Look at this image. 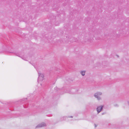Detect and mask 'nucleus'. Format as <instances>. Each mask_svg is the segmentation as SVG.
Returning <instances> with one entry per match:
<instances>
[{
  "label": "nucleus",
  "instance_id": "f257e3e1",
  "mask_svg": "<svg viewBox=\"0 0 129 129\" xmlns=\"http://www.w3.org/2000/svg\"><path fill=\"white\" fill-rule=\"evenodd\" d=\"M102 92L98 91L94 93V96L98 100H99L101 99V98L100 96L102 95Z\"/></svg>",
  "mask_w": 129,
  "mask_h": 129
},
{
  "label": "nucleus",
  "instance_id": "f03ea898",
  "mask_svg": "<svg viewBox=\"0 0 129 129\" xmlns=\"http://www.w3.org/2000/svg\"><path fill=\"white\" fill-rule=\"evenodd\" d=\"M46 126V124L44 123H42L37 125L36 128H40Z\"/></svg>",
  "mask_w": 129,
  "mask_h": 129
},
{
  "label": "nucleus",
  "instance_id": "7ed1b4c3",
  "mask_svg": "<svg viewBox=\"0 0 129 129\" xmlns=\"http://www.w3.org/2000/svg\"><path fill=\"white\" fill-rule=\"evenodd\" d=\"M103 106H98L96 109L98 113H99L102 110Z\"/></svg>",
  "mask_w": 129,
  "mask_h": 129
},
{
  "label": "nucleus",
  "instance_id": "20e7f679",
  "mask_svg": "<svg viewBox=\"0 0 129 129\" xmlns=\"http://www.w3.org/2000/svg\"><path fill=\"white\" fill-rule=\"evenodd\" d=\"M39 77L38 78V80H43L44 77L43 75L40 73H39Z\"/></svg>",
  "mask_w": 129,
  "mask_h": 129
},
{
  "label": "nucleus",
  "instance_id": "39448f33",
  "mask_svg": "<svg viewBox=\"0 0 129 129\" xmlns=\"http://www.w3.org/2000/svg\"><path fill=\"white\" fill-rule=\"evenodd\" d=\"M86 71L85 70H81L80 72V73L81 75L82 76H85Z\"/></svg>",
  "mask_w": 129,
  "mask_h": 129
},
{
  "label": "nucleus",
  "instance_id": "423d86ee",
  "mask_svg": "<svg viewBox=\"0 0 129 129\" xmlns=\"http://www.w3.org/2000/svg\"><path fill=\"white\" fill-rule=\"evenodd\" d=\"M94 40V39L93 37H90L88 39V41L89 43L93 42Z\"/></svg>",
  "mask_w": 129,
  "mask_h": 129
},
{
  "label": "nucleus",
  "instance_id": "0eeeda50",
  "mask_svg": "<svg viewBox=\"0 0 129 129\" xmlns=\"http://www.w3.org/2000/svg\"><path fill=\"white\" fill-rule=\"evenodd\" d=\"M77 40L76 41H75V42H77Z\"/></svg>",
  "mask_w": 129,
  "mask_h": 129
},
{
  "label": "nucleus",
  "instance_id": "6e6552de",
  "mask_svg": "<svg viewBox=\"0 0 129 129\" xmlns=\"http://www.w3.org/2000/svg\"><path fill=\"white\" fill-rule=\"evenodd\" d=\"M115 106H117V105H115Z\"/></svg>",
  "mask_w": 129,
  "mask_h": 129
},
{
  "label": "nucleus",
  "instance_id": "1a4fd4ad",
  "mask_svg": "<svg viewBox=\"0 0 129 129\" xmlns=\"http://www.w3.org/2000/svg\"><path fill=\"white\" fill-rule=\"evenodd\" d=\"M128 104L129 105V101L128 102Z\"/></svg>",
  "mask_w": 129,
  "mask_h": 129
},
{
  "label": "nucleus",
  "instance_id": "9d476101",
  "mask_svg": "<svg viewBox=\"0 0 129 129\" xmlns=\"http://www.w3.org/2000/svg\"><path fill=\"white\" fill-rule=\"evenodd\" d=\"M104 114V113H102V115H103V114Z\"/></svg>",
  "mask_w": 129,
  "mask_h": 129
},
{
  "label": "nucleus",
  "instance_id": "9b49d317",
  "mask_svg": "<svg viewBox=\"0 0 129 129\" xmlns=\"http://www.w3.org/2000/svg\"><path fill=\"white\" fill-rule=\"evenodd\" d=\"M71 118H72L73 117L72 116H71Z\"/></svg>",
  "mask_w": 129,
  "mask_h": 129
}]
</instances>
